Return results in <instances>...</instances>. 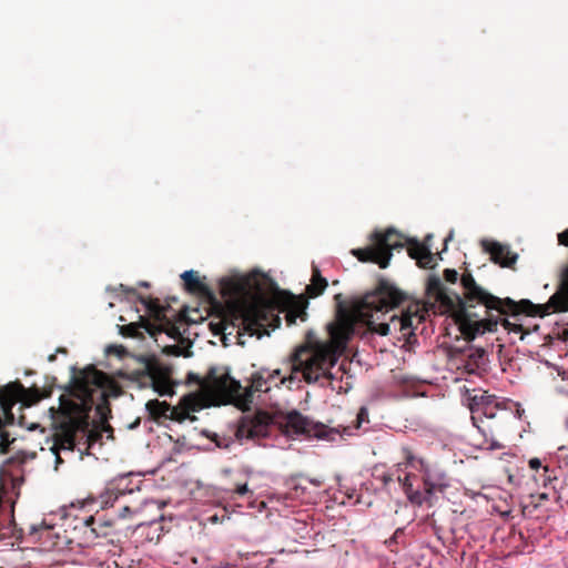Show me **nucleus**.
I'll list each match as a JSON object with an SVG mask.
<instances>
[{
  "label": "nucleus",
  "instance_id": "864d4df0",
  "mask_svg": "<svg viewBox=\"0 0 568 568\" xmlns=\"http://www.w3.org/2000/svg\"><path fill=\"white\" fill-rule=\"evenodd\" d=\"M22 419H23V417L21 416V417H20V419H19V422H18V423H19V425H22Z\"/></svg>",
  "mask_w": 568,
  "mask_h": 568
},
{
  "label": "nucleus",
  "instance_id": "de8ad7c7",
  "mask_svg": "<svg viewBox=\"0 0 568 568\" xmlns=\"http://www.w3.org/2000/svg\"><path fill=\"white\" fill-rule=\"evenodd\" d=\"M561 377H562L564 381H568V372H564L561 374Z\"/></svg>",
  "mask_w": 568,
  "mask_h": 568
},
{
  "label": "nucleus",
  "instance_id": "6e6552de",
  "mask_svg": "<svg viewBox=\"0 0 568 568\" xmlns=\"http://www.w3.org/2000/svg\"><path fill=\"white\" fill-rule=\"evenodd\" d=\"M373 239L374 244L365 248H355L352 254L361 262H372L381 268H386L392 257V250L403 246L399 234L388 229L385 233H374Z\"/></svg>",
  "mask_w": 568,
  "mask_h": 568
},
{
  "label": "nucleus",
  "instance_id": "2f4dec72",
  "mask_svg": "<svg viewBox=\"0 0 568 568\" xmlns=\"http://www.w3.org/2000/svg\"><path fill=\"white\" fill-rule=\"evenodd\" d=\"M444 277L449 283H456L458 280V273L455 270L446 268L444 271Z\"/></svg>",
  "mask_w": 568,
  "mask_h": 568
},
{
  "label": "nucleus",
  "instance_id": "c85d7f7f",
  "mask_svg": "<svg viewBox=\"0 0 568 568\" xmlns=\"http://www.w3.org/2000/svg\"><path fill=\"white\" fill-rule=\"evenodd\" d=\"M286 526L292 527L297 531V535L304 537V532H307V524L304 519H297L295 517L290 518L286 516Z\"/></svg>",
  "mask_w": 568,
  "mask_h": 568
},
{
  "label": "nucleus",
  "instance_id": "f704fd0d",
  "mask_svg": "<svg viewBox=\"0 0 568 568\" xmlns=\"http://www.w3.org/2000/svg\"><path fill=\"white\" fill-rule=\"evenodd\" d=\"M131 514H132L131 507L129 505H124L119 513V518L125 519V518L130 517Z\"/></svg>",
  "mask_w": 568,
  "mask_h": 568
},
{
  "label": "nucleus",
  "instance_id": "603ef678",
  "mask_svg": "<svg viewBox=\"0 0 568 568\" xmlns=\"http://www.w3.org/2000/svg\"><path fill=\"white\" fill-rule=\"evenodd\" d=\"M128 292H130L132 294H135V290L134 288H130V290H128Z\"/></svg>",
  "mask_w": 568,
  "mask_h": 568
},
{
  "label": "nucleus",
  "instance_id": "39448f33",
  "mask_svg": "<svg viewBox=\"0 0 568 568\" xmlns=\"http://www.w3.org/2000/svg\"><path fill=\"white\" fill-rule=\"evenodd\" d=\"M53 386H44L39 388L32 386L26 388L20 382H11L3 387H0V453L4 454L10 444L14 439H10V434L6 429L7 426L16 423L14 414L12 408L17 404H21L19 409L22 407H31L43 398H48L52 395Z\"/></svg>",
  "mask_w": 568,
  "mask_h": 568
},
{
  "label": "nucleus",
  "instance_id": "7c9ffc66",
  "mask_svg": "<svg viewBox=\"0 0 568 568\" xmlns=\"http://www.w3.org/2000/svg\"><path fill=\"white\" fill-rule=\"evenodd\" d=\"M138 329H139V326L136 324L130 323L128 325L121 326L120 332L123 336L135 337L139 334Z\"/></svg>",
  "mask_w": 568,
  "mask_h": 568
},
{
  "label": "nucleus",
  "instance_id": "a211bd4d",
  "mask_svg": "<svg viewBox=\"0 0 568 568\" xmlns=\"http://www.w3.org/2000/svg\"><path fill=\"white\" fill-rule=\"evenodd\" d=\"M321 484L317 479H308L302 476L286 478V499L308 503L312 499L308 487L318 488Z\"/></svg>",
  "mask_w": 568,
  "mask_h": 568
},
{
  "label": "nucleus",
  "instance_id": "8fccbe9b",
  "mask_svg": "<svg viewBox=\"0 0 568 568\" xmlns=\"http://www.w3.org/2000/svg\"><path fill=\"white\" fill-rule=\"evenodd\" d=\"M104 430H106V432H112V427H111L110 425H106V426L104 427Z\"/></svg>",
  "mask_w": 568,
  "mask_h": 568
},
{
  "label": "nucleus",
  "instance_id": "bb28decb",
  "mask_svg": "<svg viewBox=\"0 0 568 568\" xmlns=\"http://www.w3.org/2000/svg\"><path fill=\"white\" fill-rule=\"evenodd\" d=\"M95 400H100V403H98L95 407L97 414L100 416L102 423H106L109 417L111 416L110 403L105 398L95 397Z\"/></svg>",
  "mask_w": 568,
  "mask_h": 568
},
{
  "label": "nucleus",
  "instance_id": "2eb2a0df",
  "mask_svg": "<svg viewBox=\"0 0 568 568\" xmlns=\"http://www.w3.org/2000/svg\"><path fill=\"white\" fill-rule=\"evenodd\" d=\"M205 407L203 398L199 394H189L183 396L176 406H171L168 419L182 423L185 419L195 420L191 412H199Z\"/></svg>",
  "mask_w": 568,
  "mask_h": 568
},
{
  "label": "nucleus",
  "instance_id": "5701e85b",
  "mask_svg": "<svg viewBox=\"0 0 568 568\" xmlns=\"http://www.w3.org/2000/svg\"><path fill=\"white\" fill-rule=\"evenodd\" d=\"M496 325H497V322L489 321L486 323L483 320H479V321L466 320L462 323V329L470 338H474L475 336L484 334L487 331H489V332L494 331Z\"/></svg>",
  "mask_w": 568,
  "mask_h": 568
},
{
  "label": "nucleus",
  "instance_id": "412c9836",
  "mask_svg": "<svg viewBox=\"0 0 568 568\" xmlns=\"http://www.w3.org/2000/svg\"><path fill=\"white\" fill-rule=\"evenodd\" d=\"M139 300L154 321L161 324L172 325L165 314L169 307L161 305L158 298L139 296Z\"/></svg>",
  "mask_w": 568,
  "mask_h": 568
},
{
  "label": "nucleus",
  "instance_id": "f3484780",
  "mask_svg": "<svg viewBox=\"0 0 568 568\" xmlns=\"http://www.w3.org/2000/svg\"><path fill=\"white\" fill-rule=\"evenodd\" d=\"M476 434L471 437V444L477 449L483 450H498L504 448V445L496 438L494 425L489 422H479L474 425Z\"/></svg>",
  "mask_w": 568,
  "mask_h": 568
},
{
  "label": "nucleus",
  "instance_id": "ea45409f",
  "mask_svg": "<svg viewBox=\"0 0 568 568\" xmlns=\"http://www.w3.org/2000/svg\"><path fill=\"white\" fill-rule=\"evenodd\" d=\"M440 285V282L438 278H434V280H429L428 282V287L432 288L433 286L434 287H438Z\"/></svg>",
  "mask_w": 568,
  "mask_h": 568
},
{
  "label": "nucleus",
  "instance_id": "c03bdc74",
  "mask_svg": "<svg viewBox=\"0 0 568 568\" xmlns=\"http://www.w3.org/2000/svg\"><path fill=\"white\" fill-rule=\"evenodd\" d=\"M14 463H17V459L11 457L6 460L4 465H10V464H14Z\"/></svg>",
  "mask_w": 568,
  "mask_h": 568
},
{
  "label": "nucleus",
  "instance_id": "dca6fc26",
  "mask_svg": "<svg viewBox=\"0 0 568 568\" xmlns=\"http://www.w3.org/2000/svg\"><path fill=\"white\" fill-rule=\"evenodd\" d=\"M558 242L568 246V229L558 234ZM547 307L551 312L568 311V266L562 271L559 291L550 297Z\"/></svg>",
  "mask_w": 568,
  "mask_h": 568
},
{
  "label": "nucleus",
  "instance_id": "ddd939ff",
  "mask_svg": "<svg viewBox=\"0 0 568 568\" xmlns=\"http://www.w3.org/2000/svg\"><path fill=\"white\" fill-rule=\"evenodd\" d=\"M283 383L284 376H282L281 369H274L273 372L261 369L252 374L251 385L245 387L242 403L250 406L253 403V394L255 392L270 393L273 387L280 389V385Z\"/></svg>",
  "mask_w": 568,
  "mask_h": 568
},
{
  "label": "nucleus",
  "instance_id": "49530a36",
  "mask_svg": "<svg viewBox=\"0 0 568 568\" xmlns=\"http://www.w3.org/2000/svg\"><path fill=\"white\" fill-rule=\"evenodd\" d=\"M484 355H485V352H484V351H477V356H478L479 358H483V357H484Z\"/></svg>",
  "mask_w": 568,
  "mask_h": 568
},
{
  "label": "nucleus",
  "instance_id": "72a5a7b5",
  "mask_svg": "<svg viewBox=\"0 0 568 568\" xmlns=\"http://www.w3.org/2000/svg\"><path fill=\"white\" fill-rule=\"evenodd\" d=\"M358 425L362 423L368 422V409L366 407H361L357 413Z\"/></svg>",
  "mask_w": 568,
  "mask_h": 568
},
{
  "label": "nucleus",
  "instance_id": "473e14b6",
  "mask_svg": "<svg viewBox=\"0 0 568 568\" xmlns=\"http://www.w3.org/2000/svg\"><path fill=\"white\" fill-rule=\"evenodd\" d=\"M528 465L536 473H539L545 467L539 458L529 459Z\"/></svg>",
  "mask_w": 568,
  "mask_h": 568
},
{
  "label": "nucleus",
  "instance_id": "1a4fd4ad",
  "mask_svg": "<svg viewBox=\"0 0 568 568\" xmlns=\"http://www.w3.org/2000/svg\"><path fill=\"white\" fill-rule=\"evenodd\" d=\"M338 432L314 422L296 410L286 413V438L334 440Z\"/></svg>",
  "mask_w": 568,
  "mask_h": 568
},
{
  "label": "nucleus",
  "instance_id": "7ed1b4c3",
  "mask_svg": "<svg viewBox=\"0 0 568 568\" xmlns=\"http://www.w3.org/2000/svg\"><path fill=\"white\" fill-rule=\"evenodd\" d=\"M121 386L106 373L88 366L73 376L68 395H61L58 407V423L63 443L71 447V434L90 427L89 414L97 398L118 397Z\"/></svg>",
  "mask_w": 568,
  "mask_h": 568
},
{
  "label": "nucleus",
  "instance_id": "6ab92c4d",
  "mask_svg": "<svg viewBox=\"0 0 568 568\" xmlns=\"http://www.w3.org/2000/svg\"><path fill=\"white\" fill-rule=\"evenodd\" d=\"M49 413H50V416H51V419H52V428L54 430L53 433V446L51 448L52 453L55 455V462L57 464L59 463H62V458L60 457V452L61 450H69V452H73L75 446H77V438H78V435H81L82 437L85 436L88 433H90V429H77L74 430L72 434H71V438H72V446L69 448L67 447V444L64 445L63 443V436L61 435V432H60V428L58 427L59 426V420H58V408L55 407H51L49 409Z\"/></svg>",
  "mask_w": 568,
  "mask_h": 568
},
{
  "label": "nucleus",
  "instance_id": "a878e982",
  "mask_svg": "<svg viewBox=\"0 0 568 568\" xmlns=\"http://www.w3.org/2000/svg\"><path fill=\"white\" fill-rule=\"evenodd\" d=\"M125 493L116 487H109L99 497V504L102 509L113 507L119 498L123 497Z\"/></svg>",
  "mask_w": 568,
  "mask_h": 568
},
{
  "label": "nucleus",
  "instance_id": "b1692460",
  "mask_svg": "<svg viewBox=\"0 0 568 568\" xmlns=\"http://www.w3.org/2000/svg\"><path fill=\"white\" fill-rule=\"evenodd\" d=\"M181 278L184 282L185 290L190 293H200L206 295L210 293V290L206 284H204L197 276V273L193 270L185 271Z\"/></svg>",
  "mask_w": 568,
  "mask_h": 568
},
{
  "label": "nucleus",
  "instance_id": "09e8293b",
  "mask_svg": "<svg viewBox=\"0 0 568 568\" xmlns=\"http://www.w3.org/2000/svg\"><path fill=\"white\" fill-rule=\"evenodd\" d=\"M140 285L143 286V287H149V283L148 282H141Z\"/></svg>",
  "mask_w": 568,
  "mask_h": 568
},
{
  "label": "nucleus",
  "instance_id": "a19ab883",
  "mask_svg": "<svg viewBox=\"0 0 568 568\" xmlns=\"http://www.w3.org/2000/svg\"><path fill=\"white\" fill-rule=\"evenodd\" d=\"M113 351H114V352H116V353H120V348H119V347H116V346H110V347L108 348V352H109V353H111V352H113Z\"/></svg>",
  "mask_w": 568,
  "mask_h": 568
},
{
  "label": "nucleus",
  "instance_id": "f8f14e48",
  "mask_svg": "<svg viewBox=\"0 0 568 568\" xmlns=\"http://www.w3.org/2000/svg\"><path fill=\"white\" fill-rule=\"evenodd\" d=\"M77 524L74 529L83 531V541L80 546L93 544L99 538H106L112 535L113 521L98 518L95 515H75Z\"/></svg>",
  "mask_w": 568,
  "mask_h": 568
},
{
  "label": "nucleus",
  "instance_id": "0eeeda50",
  "mask_svg": "<svg viewBox=\"0 0 568 568\" xmlns=\"http://www.w3.org/2000/svg\"><path fill=\"white\" fill-rule=\"evenodd\" d=\"M327 281L320 273L317 267H313L311 283L306 286L305 294H293L286 290V325L295 324L298 321L307 320L308 298L320 296L326 288Z\"/></svg>",
  "mask_w": 568,
  "mask_h": 568
},
{
  "label": "nucleus",
  "instance_id": "5fc2aeb1",
  "mask_svg": "<svg viewBox=\"0 0 568 568\" xmlns=\"http://www.w3.org/2000/svg\"><path fill=\"white\" fill-rule=\"evenodd\" d=\"M89 505H91V503H84L83 508Z\"/></svg>",
  "mask_w": 568,
  "mask_h": 568
},
{
  "label": "nucleus",
  "instance_id": "393cba45",
  "mask_svg": "<svg viewBox=\"0 0 568 568\" xmlns=\"http://www.w3.org/2000/svg\"><path fill=\"white\" fill-rule=\"evenodd\" d=\"M145 408L154 422H160L162 418L168 419L171 405L166 402H160L158 399H151L145 404Z\"/></svg>",
  "mask_w": 568,
  "mask_h": 568
},
{
  "label": "nucleus",
  "instance_id": "e433bc0d",
  "mask_svg": "<svg viewBox=\"0 0 568 568\" xmlns=\"http://www.w3.org/2000/svg\"><path fill=\"white\" fill-rule=\"evenodd\" d=\"M155 390L159 392L160 395H165L171 393V387L169 385H163L161 387L156 385Z\"/></svg>",
  "mask_w": 568,
  "mask_h": 568
},
{
  "label": "nucleus",
  "instance_id": "37998d69",
  "mask_svg": "<svg viewBox=\"0 0 568 568\" xmlns=\"http://www.w3.org/2000/svg\"><path fill=\"white\" fill-rule=\"evenodd\" d=\"M139 424H140V418H136L135 422L130 425V428L133 429V428L138 427Z\"/></svg>",
  "mask_w": 568,
  "mask_h": 568
},
{
  "label": "nucleus",
  "instance_id": "cd10ccee",
  "mask_svg": "<svg viewBox=\"0 0 568 568\" xmlns=\"http://www.w3.org/2000/svg\"><path fill=\"white\" fill-rule=\"evenodd\" d=\"M552 470L549 469L548 466L544 467L539 473L534 475V479L537 484H541L544 487H548L551 485L552 479Z\"/></svg>",
  "mask_w": 568,
  "mask_h": 568
},
{
  "label": "nucleus",
  "instance_id": "a18cd8bd",
  "mask_svg": "<svg viewBox=\"0 0 568 568\" xmlns=\"http://www.w3.org/2000/svg\"><path fill=\"white\" fill-rule=\"evenodd\" d=\"M55 353L67 354V353H68V351H67V348H64V347H59V348L57 349V352H55Z\"/></svg>",
  "mask_w": 568,
  "mask_h": 568
},
{
  "label": "nucleus",
  "instance_id": "9b49d317",
  "mask_svg": "<svg viewBox=\"0 0 568 568\" xmlns=\"http://www.w3.org/2000/svg\"><path fill=\"white\" fill-rule=\"evenodd\" d=\"M460 282L465 291V298L470 306H473V303L483 304L486 308L496 310L500 313L505 312V305L511 310L515 307V303L510 298L503 301L483 290L468 272L462 275Z\"/></svg>",
  "mask_w": 568,
  "mask_h": 568
},
{
  "label": "nucleus",
  "instance_id": "4c0bfd02",
  "mask_svg": "<svg viewBox=\"0 0 568 568\" xmlns=\"http://www.w3.org/2000/svg\"><path fill=\"white\" fill-rule=\"evenodd\" d=\"M381 480L383 481V484L385 486H387L389 483L393 481V475L392 474H388V473H384L382 476H381Z\"/></svg>",
  "mask_w": 568,
  "mask_h": 568
},
{
  "label": "nucleus",
  "instance_id": "aec40b11",
  "mask_svg": "<svg viewBox=\"0 0 568 568\" xmlns=\"http://www.w3.org/2000/svg\"><path fill=\"white\" fill-rule=\"evenodd\" d=\"M483 248L490 254L494 263L503 267H509L516 263L518 255L510 251L508 245H504L496 241H481Z\"/></svg>",
  "mask_w": 568,
  "mask_h": 568
},
{
  "label": "nucleus",
  "instance_id": "c9c22d12",
  "mask_svg": "<svg viewBox=\"0 0 568 568\" xmlns=\"http://www.w3.org/2000/svg\"><path fill=\"white\" fill-rule=\"evenodd\" d=\"M505 326L510 331V332H520L521 331V325L519 324H516V323H511L510 321L506 320L505 321Z\"/></svg>",
  "mask_w": 568,
  "mask_h": 568
},
{
  "label": "nucleus",
  "instance_id": "20e7f679",
  "mask_svg": "<svg viewBox=\"0 0 568 568\" xmlns=\"http://www.w3.org/2000/svg\"><path fill=\"white\" fill-rule=\"evenodd\" d=\"M403 462L396 465V471L402 467H409L416 473L397 476L402 489L413 506L433 507L437 501V494L449 487V478L444 469L416 456L408 447L402 448Z\"/></svg>",
  "mask_w": 568,
  "mask_h": 568
},
{
  "label": "nucleus",
  "instance_id": "f257e3e1",
  "mask_svg": "<svg viewBox=\"0 0 568 568\" xmlns=\"http://www.w3.org/2000/svg\"><path fill=\"white\" fill-rule=\"evenodd\" d=\"M403 300L404 294L399 290L382 282L375 291L354 301L349 308L338 305L335 321L327 325L328 341L297 351L293 362L294 369L301 371L307 382L325 379L329 382L332 389H341L342 386L333 384L343 377L342 367L335 366L354 333L355 323H363L382 336L398 332L399 338L408 341L414 335L416 324L424 320L418 311H408L400 316L393 314L388 322H378Z\"/></svg>",
  "mask_w": 568,
  "mask_h": 568
},
{
  "label": "nucleus",
  "instance_id": "79ce46f5",
  "mask_svg": "<svg viewBox=\"0 0 568 568\" xmlns=\"http://www.w3.org/2000/svg\"><path fill=\"white\" fill-rule=\"evenodd\" d=\"M55 359H57V353L51 354V355H49V356H48V361H49L50 363L54 362Z\"/></svg>",
  "mask_w": 568,
  "mask_h": 568
},
{
  "label": "nucleus",
  "instance_id": "58836bf2",
  "mask_svg": "<svg viewBox=\"0 0 568 568\" xmlns=\"http://www.w3.org/2000/svg\"><path fill=\"white\" fill-rule=\"evenodd\" d=\"M247 485L246 484H243V485H239L236 488H235V493L243 496L247 493Z\"/></svg>",
  "mask_w": 568,
  "mask_h": 568
},
{
  "label": "nucleus",
  "instance_id": "f03ea898",
  "mask_svg": "<svg viewBox=\"0 0 568 568\" xmlns=\"http://www.w3.org/2000/svg\"><path fill=\"white\" fill-rule=\"evenodd\" d=\"M221 293L227 297L239 314L242 329L258 338L268 335V327L278 328L281 318L274 315L271 296L277 297V311L284 313V291L265 273L257 270L246 275L221 281Z\"/></svg>",
  "mask_w": 568,
  "mask_h": 568
},
{
  "label": "nucleus",
  "instance_id": "9d476101",
  "mask_svg": "<svg viewBox=\"0 0 568 568\" xmlns=\"http://www.w3.org/2000/svg\"><path fill=\"white\" fill-rule=\"evenodd\" d=\"M468 407L471 413L473 425L479 422H488L497 417L499 410L506 409L505 402L485 390H475L468 397Z\"/></svg>",
  "mask_w": 568,
  "mask_h": 568
},
{
  "label": "nucleus",
  "instance_id": "423d86ee",
  "mask_svg": "<svg viewBox=\"0 0 568 568\" xmlns=\"http://www.w3.org/2000/svg\"><path fill=\"white\" fill-rule=\"evenodd\" d=\"M201 386L203 403L210 405L234 404L237 407L246 408L248 404L242 403L244 387L241 383L231 377L225 368L211 367L203 378L196 377Z\"/></svg>",
  "mask_w": 568,
  "mask_h": 568
},
{
  "label": "nucleus",
  "instance_id": "4be33fe9",
  "mask_svg": "<svg viewBox=\"0 0 568 568\" xmlns=\"http://www.w3.org/2000/svg\"><path fill=\"white\" fill-rule=\"evenodd\" d=\"M408 254L412 258L416 260L417 263L423 267L429 266L434 260L428 246L417 241L410 242L408 247Z\"/></svg>",
  "mask_w": 568,
  "mask_h": 568
},
{
  "label": "nucleus",
  "instance_id": "4468645a",
  "mask_svg": "<svg viewBox=\"0 0 568 568\" xmlns=\"http://www.w3.org/2000/svg\"><path fill=\"white\" fill-rule=\"evenodd\" d=\"M271 417L267 413L243 416L237 424L235 436L237 439H254L268 435Z\"/></svg>",
  "mask_w": 568,
  "mask_h": 568
},
{
  "label": "nucleus",
  "instance_id": "3c124183",
  "mask_svg": "<svg viewBox=\"0 0 568 568\" xmlns=\"http://www.w3.org/2000/svg\"><path fill=\"white\" fill-rule=\"evenodd\" d=\"M52 547H60V542H59V541H54V542L52 544Z\"/></svg>",
  "mask_w": 568,
  "mask_h": 568
},
{
  "label": "nucleus",
  "instance_id": "c756f323",
  "mask_svg": "<svg viewBox=\"0 0 568 568\" xmlns=\"http://www.w3.org/2000/svg\"><path fill=\"white\" fill-rule=\"evenodd\" d=\"M51 527L45 525H30L28 534L30 536L39 535V539L42 540L43 538H49L51 535Z\"/></svg>",
  "mask_w": 568,
  "mask_h": 568
}]
</instances>
